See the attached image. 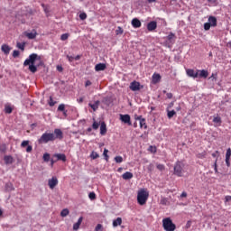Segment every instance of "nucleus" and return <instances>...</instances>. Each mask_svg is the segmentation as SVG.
I'll use <instances>...</instances> for the list:
<instances>
[{"label":"nucleus","instance_id":"obj_1","mask_svg":"<svg viewBox=\"0 0 231 231\" xmlns=\"http://www.w3.org/2000/svg\"><path fill=\"white\" fill-rule=\"evenodd\" d=\"M39 66H42V60L41 56L37 55L36 53H32L30 55V71L31 73H36L37 68Z\"/></svg>","mask_w":231,"mask_h":231},{"label":"nucleus","instance_id":"obj_2","mask_svg":"<svg viewBox=\"0 0 231 231\" xmlns=\"http://www.w3.org/2000/svg\"><path fill=\"white\" fill-rule=\"evenodd\" d=\"M149 199V191L146 189H141L137 192V203L141 206L145 205Z\"/></svg>","mask_w":231,"mask_h":231},{"label":"nucleus","instance_id":"obj_3","mask_svg":"<svg viewBox=\"0 0 231 231\" xmlns=\"http://www.w3.org/2000/svg\"><path fill=\"white\" fill-rule=\"evenodd\" d=\"M49 142H55V134L53 133L45 132L42 134L40 140H38V143H49Z\"/></svg>","mask_w":231,"mask_h":231},{"label":"nucleus","instance_id":"obj_4","mask_svg":"<svg viewBox=\"0 0 231 231\" xmlns=\"http://www.w3.org/2000/svg\"><path fill=\"white\" fill-rule=\"evenodd\" d=\"M183 167H185V164L178 161L174 165L173 174L179 178H181V176H183Z\"/></svg>","mask_w":231,"mask_h":231},{"label":"nucleus","instance_id":"obj_5","mask_svg":"<svg viewBox=\"0 0 231 231\" xmlns=\"http://www.w3.org/2000/svg\"><path fill=\"white\" fill-rule=\"evenodd\" d=\"M162 226L164 230L166 231H175L176 230V225L172 223V220L171 218H164L162 220Z\"/></svg>","mask_w":231,"mask_h":231},{"label":"nucleus","instance_id":"obj_6","mask_svg":"<svg viewBox=\"0 0 231 231\" xmlns=\"http://www.w3.org/2000/svg\"><path fill=\"white\" fill-rule=\"evenodd\" d=\"M48 185L50 189L53 190V189H55V187L59 185V180L57 179V177H52L51 179H50L48 180Z\"/></svg>","mask_w":231,"mask_h":231},{"label":"nucleus","instance_id":"obj_7","mask_svg":"<svg viewBox=\"0 0 231 231\" xmlns=\"http://www.w3.org/2000/svg\"><path fill=\"white\" fill-rule=\"evenodd\" d=\"M52 134H54V141L62 140V138H64V133H62V130L59 128L54 129V133Z\"/></svg>","mask_w":231,"mask_h":231},{"label":"nucleus","instance_id":"obj_8","mask_svg":"<svg viewBox=\"0 0 231 231\" xmlns=\"http://www.w3.org/2000/svg\"><path fill=\"white\" fill-rule=\"evenodd\" d=\"M130 89L131 91H140V89H142L140 82L133 81L130 83Z\"/></svg>","mask_w":231,"mask_h":231},{"label":"nucleus","instance_id":"obj_9","mask_svg":"<svg viewBox=\"0 0 231 231\" xmlns=\"http://www.w3.org/2000/svg\"><path fill=\"white\" fill-rule=\"evenodd\" d=\"M120 120L124 124H127L128 125H132V124H131V116H129V115H120Z\"/></svg>","mask_w":231,"mask_h":231},{"label":"nucleus","instance_id":"obj_10","mask_svg":"<svg viewBox=\"0 0 231 231\" xmlns=\"http://www.w3.org/2000/svg\"><path fill=\"white\" fill-rule=\"evenodd\" d=\"M156 28H158V23L156 22L152 21V22L148 23V24H147L148 32H154V30H156Z\"/></svg>","mask_w":231,"mask_h":231},{"label":"nucleus","instance_id":"obj_11","mask_svg":"<svg viewBox=\"0 0 231 231\" xmlns=\"http://www.w3.org/2000/svg\"><path fill=\"white\" fill-rule=\"evenodd\" d=\"M1 51H3V53H5V55H9L10 51H12V48L8 46V44H3L1 46Z\"/></svg>","mask_w":231,"mask_h":231},{"label":"nucleus","instance_id":"obj_12","mask_svg":"<svg viewBox=\"0 0 231 231\" xmlns=\"http://www.w3.org/2000/svg\"><path fill=\"white\" fill-rule=\"evenodd\" d=\"M186 73H187L188 77H192L193 79H198V77H199V73L194 71V69H188L186 70Z\"/></svg>","mask_w":231,"mask_h":231},{"label":"nucleus","instance_id":"obj_13","mask_svg":"<svg viewBox=\"0 0 231 231\" xmlns=\"http://www.w3.org/2000/svg\"><path fill=\"white\" fill-rule=\"evenodd\" d=\"M135 120H139L141 128L147 129V125L145 124V119L142 118V116L135 117Z\"/></svg>","mask_w":231,"mask_h":231},{"label":"nucleus","instance_id":"obj_14","mask_svg":"<svg viewBox=\"0 0 231 231\" xmlns=\"http://www.w3.org/2000/svg\"><path fill=\"white\" fill-rule=\"evenodd\" d=\"M54 158H57V162H66V154L64 153H55Z\"/></svg>","mask_w":231,"mask_h":231},{"label":"nucleus","instance_id":"obj_15","mask_svg":"<svg viewBox=\"0 0 231 231\" xmlns=\"http://www.w3.org/2000/svg\"><path fill=\"white\" fill-rule=\"evenodd\" d=\"M208 23L215 28V26H217V18L215 16H209L208 17Z\"/></svg>","mask_w":231,"mask_h":231},{"label":"nucleus","instance_id":"obj_16","mask_svg":"<svg viewBox=\"0 0 231 231\" xmlns=\"http://www.w3.org/2000/svg\"><path fill=\"white\" fill-rule=\"evenodd\" d=\"M132 26L134 28H141L142 27V22L138 20V18H134L132 20Z\"/></svg>","mask_w":231,"mask_h":231},{"label":"nucleus","instance_id":"obj_17","mask_svg":"<svg viewBox=\"0 0 231 231\" xmlns=\"http://www.w3.org/2000/svg\"><path fill=\"white\" fill-rule=\"evenodd\" d=\"M4 161L5 165H12V163H14V157L10 156V155H5L4 157Z\"/></svg>","mask_w":231,"mask_h":231},{"label":"nucleus","instance_id":"obj_18","mask_svg":"<svg viewBox=\"0 0 231 231\" xmlns=\"http://www.w3.org/2000/svg\"><path fill=\"white\" fill-rule=\"evenodd\" d=\"M106 133H107V125L105 122H102L100 125V134L104 136Z\"/></svg>","mask_w":231,"mask_h":231},{"label":"nucleus","instance_id":"obj_19","mask_svg":"<svg viewBox=\"0 0 231 231\" xmlns=\"http://www.w3.org/2000/svg\"><path fill=\"white\" fill-rule=\"evenodd\" d=\"M89 107H91V109H93V111H97V109H98V106H100V101H95L94 103H89L88 104Z\"/></svg>","mask_w":231,"mask_h":231},{"label":"nucleus","instance_id":"obj_20","mask_svg":"<svg viewBox=\"0 0 231 231\" xmlns=\"http://www.w3.org/2000/svg\"><path fill=\"white\" fill-rule=\"evenodd\" d=\"M198 73L200 79H207V77H208V71L205 69L198 70Z\"/></svg>","mask_w":231,"mask_h":231},{"label":"nucleus","instance_id":"obj_21","mask_svg":"<svg viewBox=\"0 0 231 231\" xmlns=\"http://www.w3.org/2000/svg\"><path fill=\"white\" fill-rule=\"evenodd\" d=\"M83 219L84 217H82L79 218L78 222L73 225V230H79V228H80V225H82Z\"/></svg>","mask_w":231,"mask_h":231},{"label":"nucleus","instance_id":"obj_22","mask_svg":"<svg viewBox=\"0 0 231 231\" xmlns=\"http://www.w3.org/2000/svg\"><path fill=\"white\" fill-rule=\"evenodd\" d=\"M106 63H99L95 66V69L97 71H104L106 69Z\"/></svg>","mask_w":231,"mask_h":231},{"label":"nucleus","instance_id":"obj_23","mask_svg":"<svg viewBox=\"0 0 231 231\" xmlns=\"http://www.w3.org/2000/svg\"><path fill=\"white\" fill-rule=\"evenodd\" d=\"M12 111H14V107H12V105L10 104H5V113H6L7 115L12 114Z\"/></svg>","mask_w":231,"mask_h":231},{"label":"nucleus","instance_id":"obj_24","mask_svg":"<svg viewBox=\"0 0 231 231\" xmlns=\"http://www.w3.org/2000/svg\"><path fill=\"white\" fill-rule=\"evenodd\" d=\"M160 80H162V76H160V74H158V73H154L152 75V82H153V84H158V82H160Z\"/></svg>","mask_w":231,"mask_h":231},{"label":"nucleus","instance_id":"obj_25","mask_svg":"<svg viewBox=\"0 0 231 231\" xmlns=\"http://www.w3.org/2000/svg\"><path fill=\"white\" fill-rule=\"evenodd\" d=\"M133 173L131 171H126L122 175L123 180H132Z\"/></svg>","mask_w":231,"mask_h":231},{"label":"nucleus","instance_id":"obj_26","mask_svg":"<svg viewBox=\"0 0 231 231\" xmlns=\"http://www.w3.org/2000/svg\"><path fill=\"white\" fill-rule=\"evenodd\" d=\"M166 39L169 41V42H174V41H176V34L170 32Z\"/></svg>","mask_w":231,"mask_h":231},{"label":"nucleus","instance_id":"obj_27","mask_svg":"<svg viewBox=\"0 0 231 231\" xmlns=\"http://www.w3.org/2000/svg\"><path fill=\"white\" fill-rule=\"evenodd\" d=\"M120 225H122V217H117L113 221L114 228H116V226H120Z\"/></svg>","mask_w":231,"mask_h":231},{"label":"nucleus","instance_id":"obj_28","mask_svg":"<svg viewBox=\"0 0 231 231\" xmlns=\"http://www.w3.org/2000/svg\"><path fill=\"white\" fill-rule=\"evenodd\" d=\"M21 147H27L26 148V151L27 152H30V141H23L22 143H21Z\"/></svg>","mask_w":231,"mask_h":231},{"label":"nucleus","instance_id":"obj_29","mask_svg":"<svg viewBox=\"0 0 231 231\" xmlns=\"http://www.w3.org/2000/svg\"><path fill=\"white\" fill-rule=\"evenodd\" d=\"M24 46H26L25 42H17L16 43V47L18 48V50H21L22 51H24Z\"/></svg>","mask_w":231,"mask_h":231},{"label":"nucleus","instance_id":"obj_30","mask_svg":"<svg viewBox=\"0 0 231 231\" xmlns=\"http://www.w3.org/2000/svg\"><path fill=\"white\" fill-rule=\"evenodd\" d=\"M160 204L164 206L170 205L169 199L162 197L161 199Z\"/></svg>","mask_w":231,"mask_h":231},{"label":"nucleus","instance_id":"obj_31","mask_svg":"<svg viewBox=\"0 0 231 231\" xmlns=\"http://www.w3.org/2000/svg\"><path fill=\"white\" fill-rule=\"evenodd\" d=\"M5 190H7L8 192H11V190H14V184H12L11 182L6 183Z\"/></svg>","mask_w":231,"mask_h":231},{"label":"nucleus","instance_id":"obj_32","mask_svg":"<svg viewBox=\"0 0 231 231\" xmlns=\"http://www.w3.org/2000/svg\"><path fill=\"white\" fill-rule=\"evenodd\" d=\"M37 35H39V33H37V30L33 29L30 32V39H35Z\"/></svg>","mask_w":231,"mask_h":231},{"label":"nucleus","instance_id":"obj_33","mask_svg":"<svg viewBox=\"0 0 231 231\" xmlns=\"http://www.w3.org/2000/svg\"><path fill=\"white\" fill-rule=\"evenodd\" d=\"M93 124H92V129H94V131H97V129H98V127H100V123L97 122L95 119H93Z\"/></svg>","mask_w":231,"mask_h":231},{"label":"nucleus","instance_id":"obj_34","mask_svg":"<svg viewBox=\"0 0 231 231\" xmlns=\"http://www.w3.org/2000/svg\"><path fill=\"white\" fill-rule=\"evenodd\" d=\"M176 115V112L174 110H167V116L169 119L172 118Z\"/></svg>","mask_w":231,"mask_h":231},{"label":"nucleus","instance_id":"obj_35","mask_svg":"<svg viewBox=\"0 0 231 231\" xmlns=\"http://www.w3.org/2000/svg\"><path fill=\"white\" fill-rule=\"evenodd\" d=\"M69 209H68V208H65V209H63V210L60 212L61 217H66V216H69Z\"/></svg>","mask_w":231,"mask_h":231},{"label":"nucleus","instance_id":"obj_36","mask_svg":"<svg viewBox=\"0 0 231 231\" xmlns=\"http://www.w3.org/2000/svg\"><path fill=\"white\" fill-rule=\"evenodd\" d=\"M107 152H109V150L105 148L103 152V155L105 156V160L106 162H109V155H107Z\"/></svg>","mask_w":231,"mask_h":231},{"label":"nucleus","instance_id":"obj_37","mask_svg":"<svg viewBox=\"0 0 231 231\" xmlns=\"http://www.w3.org/2000/svg\"><path fill=\"white\" fill-rule=\"evenodd\" d=\"M115 162L116 163H122V162H124V158L122 156H116Z\"/></svg>","mask_w":231,"mask_h":231},{"label":"nucleus","instance_id":"obj_38","mask_svg":"<svg viewBox=\"0 0 231 231\" xmlns=\"http://www.w3.org/2000/svg\"><path fill=\"white\" fill-rule=\"evenodd\" d=\"M90 157L92 158V160H97V158H98L99 155L97 152H92Z\"/></svg>","mask_w":231,"mask_h":231},{"label":"nucleus","instance_id":"obj_39","mask_svg":"<svg viewBox=\"0 0 231 231\" xmlns=\"http://www.w3.org/2000/svg\"><path fill=\"white\" fill-rule=\"evenodd\" d=\"M88 198L93 201L94 199H97V194H95V192H90Z\"/></svg>","mask_w":231,"mask_h":231},{"label":"nucleus","instance_id":"obj_40","mask_svg":"<svg viewBox=\"0 0 231 231\" xmlns=\"http://www.w3.org/2000/svg\"><path fill=\"white\" fill-rule=\"evenodd\" d=\"M79 19H81V21H86V19H88V14L86 13H81L79 14Z\"/></svg>","mask_w":231,"mask_h":231},{"label":"nucleus","instance_id":"obj_41","mask_svg":"<svg viewBox=\"0 0 231 231\" xmlns=\"http://www.w3.org/2000/svg\"><path fill=\"white\" fill-rule=\"evenodd\" d=\"M206 156H207V152H203L201 153H199L197 155V158H200V160H203V158H206Z\"/></svg>","mask_w":231,"mask_h":231},{"label":"nucleus","instance_id":"obj_42","mask_svg":"<svg viewBox=\"0 0 231 231\" xmlns=\"http://www.w3.org/2000/svg\"><path fill=\"white\" fill-rule=\"evenodd\" d=\"M211 26H212V25H211L209 23H204V30H205L206 32H208V30H210Z\"/></svg>","mask_w":231,"mask_h":231},{"label":"nucleus","instance_id":"obj_43","mask_svg":"<svg viewBox=\"0 0 231 231\" xmlns=\"http://www.w3.org/2000/svg\"><path fill=\"white\" fill-rule=\"evenodd\" d=\"M58 111H66V105L64 104H60L59 106H58Z\"/></svg>","mask_w":231,"mask_h":231},{"label":"nucleus","instance_id":"obj_44","mask_svg":"<svg viewBox=\"0 0 231 231\" xmlns=\"http://www.w3.org/2000/svg\"><path fill=\"white\" fill-rule=\"evenodd\" d=\"M214 124H221V117L220 116H216L213 118Z\"/></svg>","mask_w":231,"mask_h":231},{"label":"nucleus","instance_id":"obj_45","mask_svg":"<svg viewBox=\"0 0 231 231\" xmlns=\"http://www.w3.org/2000/svg\"><path fill=\"white\" fill-rule=\"evenodd\" d=\"M19 55H21V52L19 51H13L14 59H17V57H19Z\"/></svg>","mask_w":231,"mask_h":231},{"label":"nucleus","instance_id":"obj_46","mask_svg":"<svg viewBox=\"0 0 231 231\" xmlns=\"http://www.w3.org/2000/svg\"><path fill=\"white\" fill-rule=\"evenodd\" d=\"M69 37V34H68V33H63V34H61V36H60V39L62 40V41H68V38Z\"/></svg>","mask_w":231,"mask_h":231},{"label":"nucleus","instance_id":"obj_47","mask_svg":"<svg viewBox=\"0 0 231 231\" xmlns=\"http://www.w3.org/2000/svg\"><path fill=\"white\" fill-rule=\"evenodd\" d=\"M43 161L44 162H50V153H44L43 154Z\"/></svg>","mask_w":231,"mask_h":231},{"label":"nucleus","instance_id":"obj_48","mask_svg":"<svg viewBox=\"0 0 231 231\" xmlns=\"http://www.w3.org/2000/svg\"><path fill=\"white\" fill-rule=\"evenodd\" d=\"M158 171H165V165L163 164H157Z\"/></svg>","mask_w":231,"mask_h":231},{"label":"nucleus","instance_id":"obj_49","mask_svg":"<svg viewBox=\"0 0 231 231\" xmlns=\"http://www.w3.org/2000/svg\"><path fill=\"white\" fill-rule=\"evenodd\" d=\"M230 156H231V149L228 148V149L226 150V158H229V159H230Z\"/></svg>","mask_w":231,"mask_h":231},{"label":"nucleus","instance_id":"obj_50","mask_svg":"<svg viewBox=\"0 0 231 231\" xmlns=\"http://www.w3.org/2000/svg\"><path fill=\"white\" fill-rule=\"evenodd\" d=\"M67 59L69 62H73L75 60V57L67 55Z\"/></svg>","mask_w":231,"mask_h":231},{"label":"nucleus","instance_id":"obj_51","mask_svg":"<svg viewBox=\"0 0 231 231\" xmlns=\"http://www.w3.org/2000/svg\"><path fill=\"white\" fill-rule=\"evenodd\" d=\"M49 106H51V107H53V106H55V102H53V98L51 97H50Z\"/></svg>","mask_w":231,"mask_h":231},{"label":"nucleus","instance_id":"obj_52","mask_svg":"<svg viewBox=\"0 0 231 231\" xmlns=\"http://www.w3.org/2000/svg\"><path fill=\"white\" fill-rule=\"evenodd\" d=\"M23 66H30V58L25 60Z\"/></svg>","mask_w":231,"mask_h":231},{"label":"nucleus","instance_id":"obj_53","mask_svg":"<svg viewBox=\"0 0 231 231\" xmlns=\"http://www.w3.org/2000/svg\"><path fill=\"white\" fill-rule=\"evenodd\" d=\"M96 231H100L102 230V226L100 224H98L96 228H95Z\"/></svg>","mask_w":231,"mask_h":231},{"label":"nucleus","instance_id":"obj_54","mask_svg":"<svg viewBox=\"0 0 231 231\" xmlns=\"http://www.w3.org/2000/svg\"><path fill=\"white\" fill-rule=\"evenodd\" d=\"M226 165L230 167V158H226Z\"/></svg>","mask_w":231,"mask_h":231},{"label":"nucleus","instance_id":"obj_55","mask_svg":"<svg viewBox=\"0 0 231 231\" xmlns=\"http://www.w3.org/2000/svg\"><path fill=\"white\" fill-rule=\"evenodd\" d=\"M63 69H64L62 68V66H60V65H58V66H57V70H58V71L62 72Z\"/></svg>","mask_w":231,"mask_h":231},{"label":"nucleus","instance_id":"obj_56","mask_svg":"<svg viewBox=\"0 0 231 231\" xmlns=\"http://www.w3.org/2000/svg\"><path fill=\"white\" fill-rule=\"evenodd\" d=\"M192 225V222L188 221L186 224V228H190V226Z\"/></svg>","mask_w":231,"mask_h":231},{"label":"nucleus","instance_id":"obj_57","mask_svg":"<svg viewBox=\"0 0 231 231\" xmlns=\"http://www.w3.org/2000/svg\"><path fill=\"white\" fill-rule=\"evenodd\" d=\"M91 84H92L91 81L87 80L85 83V86H86V88H88V86H91Z\"/></svg>","mask_w":231,"mask_h":231},{"label":"nucleus","instance_id":"obj_58","mask_svg":"<svg viewBox=\"0 0 231 231\" xmlns=\"http://www.w3.org/2000/svg\"><path fill=\"white\" fill-rule=\"evenodd\" d=\"M166 97L169 99L172 98V93H166Z\"/></svg>","mask_w":231,"mask_h":231},{"label":"nucleus","instance_id":"obj_59","mask_svg":"<svg viewBox=\"0 0 231 231\" xmlns=\"http://www.w3.org/2000/svg\"><path fill=\"white\" fill-rule=\"evenodd\" d=\"M77 101L79 102V104H82V102H84V97H79V99H77Z\"/></svg>","mask_w":231,"mask_h":231},{"label":"nucleus","instance_id":"obj_60","mask_svg":"<svg viewBox=\"0 0 231 231\" xmlns=\"http://www.w3.org/2000/svg\"><path fill=\"white\" fill-rule=\"evenodd\" d=\"M180 198H187V192L183 191V192L180 194Z\"/></svg>","mask_w":231,"mask_h":231},{"label":"nucleus","instance_id":"obj_61","mask_svg":"<svg viewBox=\"0 0 231 231\" xmlns=\"http://www.w3.org/2000/svg\"><path fill=\"white\" fill-rule=\"evenodd\" d=\"M214 167H215V172H217V161L215 162Z\"/></svg>","mask_w":231,"mask_h":231},{"label":"nucleus","instance_id":"obj_62","mask_svg":"<svg viewBox=\"0 0 231 231\" xmlns=\"http://www.w3.org/2000/svg\"><path fill=\"white\" fill-rule=\"evenodd\" d=\"M55 162L57 161H54L53 159L51 160V167H53V165H55Z\"/></svg>","mask_w":231,"mask_h":231},{"label":"nucleus","instance_id":"obj_63","mask_svg":"<svg viewBox=\"0 0 231 231\" xmlns=\"http://www.w3.org/2000/svg\"><path fill=\"white\" fill-rule=\"evenodd\" d=\"M217 0H208V3H211L212 5L216 4Z\"/></svg>","mask_w":231,"mask_h":231},{"label":"nucleus","instance_id":"obj_64","mask_svg":"<svg viewBox=\"0 0 231 231\" xmlns=\"http://www.w3.org/2000/svg\"><path fill=\"white\" fill-rule=\"evenodd\" d=\"M74 60H80V55H77L76 57H74Z\"/></svg>","mask_w":231,"mask_h":231}]
</instances>
